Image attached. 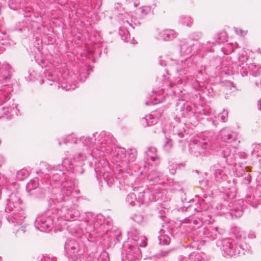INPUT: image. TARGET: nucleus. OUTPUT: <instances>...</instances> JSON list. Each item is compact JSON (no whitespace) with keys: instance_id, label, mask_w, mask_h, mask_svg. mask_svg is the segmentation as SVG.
Instances as JSON below:
<instances>
[{"instance_id":"f8f14e48","label":"nucleus","mask_w":261,"mask_h":261,"mask_svg":"<svg viewBox=\"0 0 261 261\" xmlns=\"http://www.w3.org/2000/svg\"><path fill=\"white\" fill-rule=\"evenodd\" d=\"M38 179L31 180L27 185L26 188L30 195H34L36 197L40 198L43 196L44 191L40 188H38Z\"/></svg>"},{"instance_id":"37998d69","label":"nucleus","mask_w":261,"mask_h":261,"mask_svg":"<svg viewBox=\"0 0 261 261\" xmlns=\"http://www.w3.org/2000/svg\"><path fill=\"white\" fill-rule=\"evenodd\" d=\"M72 200V198H66L64 197V200L65 201V205H63V210H66L67 211H69L70 207H71V205L70 204L71 201Z\"/></svg>"},{"instance_id":"4d7b16f0","label":"nucleus","mask_w":261,"mask_h":261,"mask_svg":"<svg viewBox=\"0 0 261 261\" xmlns=\"http://www.w3.org/2000/svg\"><path fill=\"white\" fill-rule=\"evenodd\" d=\"M4 157L0 155V167L2 166V165L4 163Z\"/></svg>"},{"instance_id":"0e129e2a","label":"nucleus","mask_w":261,"mask_h":261,"mask_svg":"<svg viewBox=\"0 0 261 261\" xmlns=\"http://www.w3.org/2000/svg\"><path fill=\"white\" fill-rule=\"evenodd\" d=\"M122 39L123 40H124V41L125 42H128V40H127V37H122Z\"/></svg>"},{"instance_id":"6e6d98bb","label":"nucleus","mask_w":261,"mask_h":261,"mask_svg":"<svg viewBox=\"0 0 261 261\" xmlns=\"http://www.w3.org/2000/svg\"><path fill=\"white\" fill-rule=\"evenodd\" d=\"M178 259L179 261H187V257L186 256L180 255Z\"/></svg>"},{"instance_id":"6e6552de","label":"nucleus","mask_w":261,"mask_h":261,"mask_svg":"<svg viewBox=\"0 0 261 261\" xmlns=\"http://www.w3.org/2000/svg\"><path fill=\"white\" fill-rule=\"evenodd\" d=\"M108 166V162H106L105 160L102 159L95 165V171L97 174L99 175L102 174L103 178L107 182L108 184L111 186L114 179L109 177L108 173H106V169L104 168H107Z\"/></svg>"},{"instance_id":"20e7f679","label":"nucleus","mask_w":261,"mask_h":261,"mask_svg":"<svg viewBox=\"0 0 261 261\" xmlns=\"http://www.w3.org/2000/svg\"><path fill=\"white\" fill-rule=\"evenodd\" d=\"M65 249L70 261H77L83 255V250L80 248L79 244L74 239L67 240L65 243Z\"/></svg>"},{"instance_id":"c85d7f7f","label":"nucleus","mask_w":261,"mask_h":261,"mask_svg":"<svg viewBox=\"0 0 261 261\" xmlns=\"http://www.w3.org/2000/svg\"><path fill=\"white\" fill-rule=\"evenodd\" d=\"M180 22L182 24L187 27H191L193 24V20L189 16H181L180 17Z\"/></svg>"},{"instance_id":"e2e57ef3","label":"nucleus","mask_w":261,"mask_h":261,"mask_svg":"<svg viewBox=\"0 0 261 261\" xmlns=\"http://www.w3.org/2000/svg\"><path fill=\"white\" fill-rule=\"evenodd\" d=\"M154 98V102H152V104L154 105V104H156L157 103H159L160 102L159 100H157V99H156V98L155 97H153Z\"/></svg>"},{"instance_id":"1a4fd4ad","label":"nucleus","mask_w":261,"mask_h":261,"mask_svg":"<svg viewBox=\"0 0 261 261\" xmlns=\"http://www.w3.org/2000/svg\"><path fill=\"white\" fill-rule=\"evenodd\" d=\"M129 236L132 238L134 244L137 247H144L147 245L146 239L143 236L139 234V231L135 228H133L129 232Z\"/></svg>"},{"instance_id":"72a5a7b5","label":"nucleus","mask_w":261,"mask_h":261,"mask_svg":"<svg viewBox=\"0 0 261 261\" xmlns=\"http://www.w3.org/2000/svg\"><path fill=\"white\" fill-rule=\"evenodd\" d=\"M216 180L223 179L225 176V172L222 169H216L214 173Z\"/></svg>"},{"instance_id":"423d86ee","label":"nucleus","mask_w":261,"mask_h":261,"mask_svg":"<svg viewBox=\"0 0 261 261\" xmlns=\"http://www.w3.org/2000/svg\"><path fill=\"white\" fill-rule=\"evenodd\" d=\"M138 194V200L140 204L148 205L152 201L156 200V195L149 189L143 191L142 189L138 188L137 189Z\"/></svg>"},{"instance_id":"393cba45","label":"nucleus","mask_w":261,"mask_h":261,"mask_svg":"<svg viewBox=\"0 0 261 261\" xmlns=\"http://www.w3.org/2000/svg\"><path fill=\"white\" fill-rule=\"evenodd\" d=\"M245 201L252 207H255L259 204L258 200L256 199L254 196L247 195L246 197Z\"/></svg>"},{"instance_id":"f03ea898","label":"nucleus","mask_w":261,"mask_h":261,"mask_svg":"<svg viewBox=\"0 0 261 261\" xmlns=\"http://www.w3.org/2000/svg\"><path fill=\"white\" fill-rule=\"evenodd\" d=\"M193 144H191V152L196 156L198 155H205L206 150L210 147L211 144L208 139L202 136L194 137L192 140Z\"/></svg>"},{"instance_id":"69168bd1","label":"nucleus","mask_w":261,"mask_h":261,"mask_svg":"<svg viewBox=\"0 0 261 261\" xmlns=\"http://www.w3.org/2000/svg\"><path fill=\"white\" fill-rule=\"evenodd\" d=\"M141 13H143V14H145V15H146V14H147V12H145V10H144V9H142L141 10Z\"/></svg>"},{"instance_id":"2f4dec72","label":"nucleus","mask_w":261,"mask_h":261,"mask_svg":"<svg viewBox=\"0 0 261 261\" xmlns=\"http://www.w3.org/2000/svg\"><path fill=\"white\" fill-rule=\"evenodd\" d=\"M252 154L256 156H261V144H254L253 145Z\"/></svg>"},{"instance_id":"ea45409f","label":"nucleus","mask_w":261,"mask_h":261,"mask_svg":"<svg viewBox=\"0 0 261 261\" xmlns=\"http://www.w3.org/2000/svg\"><path fill=\"white\" fill-rule=\"evenodd\" d=\"M62 191L64 196L66 195L67 197H69L72 194V188L71 187L67 188L65 186H64L62 188Z\"/></svg>"},{"instance_id":"a19ab883","label":"nucleus","mask_w":261,"mask_h":261,"mask_svg":"<svg viewBox=\"0 0 261 261\" xmlns=\"http://www.w3.org/2000/svg\"><path fill=\"white\" fill-rule=\"evenodd\" d=\"M98 256V252L90 253L86 258V261H97V257Z\"/></svg>"},{"instance_id":"7c9ffc66","label":"nucleus","mask_w":261,"mask_h":261,"mask_svg":"<svg viewBox=\"0 0 261 261\" xmlns=\"http://www.w3.org/2000/svg\"><path fill=\"white\" fill-rule=\"evenodd\" d=\"M11 202L13 203H14V201L13 200V196H12L10 198V199L9 200L8 204H7V206L5 208V212L7 213L6 216L7 215L11 214V212H16L15 208H14V207L11 206Z\"/></svg>"},{"instance_id":"ddd939ff","label":"nucleus","mask_w":261,"mask_h":261,"mask_svg":"<svg viewBox=\"0 0 261 261\" xmlns=\"http://www.w3.org/2000/svg\"><path fill=\"white\" fill-rule=\"evenodd\" d=\"M86 159V156L81 153H79L74 155L73 160L68 158H65L63 160V166L67 170L70 171L73 168L74 163L78 161H84Z\"/></svg>"},{"instance_id":"0eeeda50","label":"nucleus","mask_w":261,"mask_h":261,"mask_svg":"<svg viewBox=\"0 0 261 261\" xmlns=\"http://www.w3.org/2000/svg\"><path fill=\"white\" fill-rule=\"evenodd\" d=\"M53 226L54 221L50 217L38 218L35 222L36 227L41 231H49L53 228Z\"/></svg>"},{"instance_id":"13d9d810","label":"nucleus","mask_w":261,"mask_h":261,"mask_svg":"<svg viewBox=\"0 0 261 261\" xmlns=\"http://www.w3.org/2000/svg\"><path fill=\"white\" fill-rule=\"evenodd\" d=\"M257 107L258 110L261 111V98L258 101Z\"/></svg>"},{"instance_id":"e433bc0d","label":"nucleus","mask_w":261,"mask_h":261,"mask_svg":"<svg viewBox=\"0 0 261 261\" xmlns=\"http://www.w3.org/2000/svg\"><path fill=\"white\" fill-rule=\"evenodd\" d=\"M97 261H109V254L106 251L98 252V256L97 257Z\"/></svg>"},{"instance_id":"4468645a","label":"nucleus","mask_w":261,"mask_h":261,"mask_svg":"<svg viewBox=\"0 0 261 261\" xmlns=\"http://www.w3.org/2000/svg\"><path fill=\"white\" fill-rule=\"evenodd\" d=\"M13 69L8 63H4L0 69V81H3L4 83H8L12 76Z\"/></svg>"},{"instance_id":"a878e982","label":"nucleus","mask_w":261,"mask_h":261,"mask_svg":"<svg viewBox=\"0 0 261 261\" xmlns=\"http://www.w3.org/2000/svg\"><path fill=\"white\" fill-rule=\"evenodd\" d=\"M161 175L162 174L160 172L156 170H153L148 173L147 179L152 181L159 178Z\"/></svg>"},{"instance_id":"f704fd0d","label":"nucleus","mask_w":261,"mask_h":261,"mask_svg":"<svg viewBox=\"0 0 261 261\" xmlns=\"http://www.w3.org/2000/svg\"><path fill=\"white\" fill-rule=\"evenodd\" d=\"M159 243L161 245H168L170 243V238L167 235H161L159 236Z\"/></svg>"},{"instance_id":"bf43d9fd","label":"nucleus","mask_w":261,"mask_h":261,"mask_svg":"<svg viewBox=\"0 0 261 261\" xmlns=\"http://www.w3.org/2000/svg\"><path fill=\"white\" fill-rule=\"evenodd\" d=\"M71 214H70L69 213H68L67 214H66L65 217V218L66 219H69L71 218Z\"/></svg>"},{"instance_id":"4c0bfd02","label":"nucleus","mask_w":261,"mask_h":261,"mask_svg":"<svg viewBox=\"0 0 261 261\" xmlns=\"http://www.w3.org/2000/svg\"><path fill=\"white\" fill-rule=\"evenodd\" d=\"M237 71H240L243 76H246L248 74V66L247 65H245V66H241V67H239V65H238Z\"/></svg>"},{"instance_id":"c9c22d12","label":"nucleus","mask_w":261,"mask_h":261,"mask_svg":"<svg viewBox=\"0 0 261 261\" xmlns=\"http://www.w3.org/2000/svg\"><path fill=\"white\" fill-rule=\"evenodd\" d=\"M202 33L200 32H195L191 33L190 35L189 39L188 40H190L191 42L192 41H197L202 37Z\"/></svg>"},{"instance_id":"f3484780","label":"nucleus","mask_w":261,"mask_h":261,"mask_svg":"<svg viewBox=\"0 0 261 261\" xmlns=\"http://www.w3.org/2000/svg\"><path fill=\"white\" fill-rule=\"evenodd\" d=\"M11 87L3 85L0 88V106L7 102L10 98Z\"/></svg>"},{"instance_id":"39448f33","label":"nucleus","mask_w":261,"mask_h":261,"mask_svg":"<svg viewBox=\"0 0 261 261\" xmlns=\"http://www.w3.org/2000/svg\"><path fill=\"white\" fill-rule=\"evenodd\" d=\"M125 249L121 253L123 261H139L140 252L139 247L134 244H125Z\"/></svg>"},{"instance_id":"4be33fe9","label":"nucleus","mask_w":261,"mask_h":261,"mask_svg":"<svg viewBox=\"0 0 261 261\" xmlns=\"http://www.w3.org/2000/svg\"><path fill=\"white\" fill-rule=\"evenodd\" d=\"M162 39L165 41H169L175 38L176 36V33L173 30H165L160 34Z\"/></svg>"},{"instance_id":"9b49d317","label":"nucleus","mask_w":261,"mask_h":261,"mask_svg":"<svg viewBox=\"0 0 261 261\" xmlns=\"http://www.w3.org/2000/svg\"><path fill=\"white\" fill-rule=\"evenodd\" d=\"M7 220L10 223L13 224L14 226L20 225L22 224L25 218V213L23 210L19 212H13L6 216Z\"/></svg>"},{"instance_id":"58836bf2","label":"nucleus","mask_w":261,"mask_h":261,"mask_svg":"<svg viewBox=\"0 0 261 261\" xmlns=\"http://www.w3.org/2000/svg\"><path fill=\"white\" fill-rule=\"evenodd\" d=\"M27 231L28 230L27 229V226L25 225L21 226L18 229L16 230V237L18 238L23 237V236H21V233H24Z\"/></svg>"},{"instance_id":"dca6fc26","label":"nucleus","mask_w":261,"mask_h":261,"mask_svg":"<svg viewBox=\"0 0 261 261\" xmlns=\"http://www.w3.org/2000/svg\"><path fill=\"white\" fill-rule=\"evenodd\" d=\"M219 135L222 141L225 142L230 143L234 141L236 139V133L227 128L221 130L219 132Z\"/></svg>"},{"instance_id":"cd10ccee","label":"nucleus","mask_w":261,"mask_h":261,"mask_svg":"<svg viewBox=\"0 0 261 261\" xmlns=\"http://www.w3.org/2000/svg\"><path fill=\"white\" fill-rule=\"evenodd\" d=\"M189 259L190 261H202V257L197 252H193L188 256Z\"/></svg>"},{"instance_id":"6ab92c4d","label":"nucleus","mask_w":261,"mask_h":261,"mask_svg":"<svg viewBox=\"0 0 261 261\" xmlns=\"http://www.w3.org/2000/svg\"><path fill=\"white\" fill-rule=\"evenodd\" d=\"M158 122V118L154 117L153 114L146 115L141 120V123L144 126H151L155 125Z\"/></svg>"},{"instance_id":"3c124183","label":"nucleus","mask_w":261,"mask_h":261,"mask_svg":"<svg viewBox=\"0 0 261 261\" xmlns=\"http://www.w3.org/2000/svg\"><path fill=\"white\" fill-rule=\"evenodd\" d=\"M132 219L135 222L139 223L140 222L142 221V220L143 219V217L142 215H135L132 217Z\"/></svg>"},{"instance_id":"f257e3e1","label":"nucleus","mask_w":261,"mask_h":261,"mask_svg":"<svg viewBox=\"0 0 261 261\" xmlns=\"http://www.w3.org/2000/svg\"><path fill=\"white\" fill-rule=\"evenodd\" d=\"M105 133H101L99 135V138L98 142L95 143V147H93L91 150L90 154L93 155L95 154V150L99 151V155H102L103 153L106 152V153H109L112 151V145L115 142V139L112 135H108L105 136ZM92 139L90 138H86L83 143L87 146H88L90 148L92 147L94 145L92 142Z\"/></svg>"},{"instance_id":"49530a36","label":"nucleus","mask_w":261,"mask_h":261,"mask_svg":"<svg viewBox=\"0 0 261 261\" xmlns=\"http://www.w3.org/2000/svg\"><path fill=\"white\" fill-rule=\"evenodd\" d=\"M9 113V108L7 107H0V118Z\"/></svg>"},{"instance_id":"bb28decb","label":"nucleus","mask_w":261,"mask_h":261,"mask_svg":"<svg viewBox=\"0 0 261 261\" xmlns=\"http://www.w3.org/2000/svg\"><path fill=\"white\" fill-rule=\"evenodd\" d=\"M238 247L242 253H240L237 255L245 254V252L249 251L251 249V247L244 242L240 243L238 245Z\"/></svg>"},{"instance_id":"864d4df0","label":"nucleus","mask_w":261,"mask_h":261,"mask_svg":"<svg viewBox=\"0 0 261 261\" xmlns=\"http://www.w3.org/2000/svg\"><path fill=\"white\" fill-rule=\"evenodd\" d=\"M40 261H55L54 259L50 258L48 256H43Z\"/></svg>"},{"instance_id":"2eb2a0df","label":"nucleus","mask_w":261,"mask_h":261,"mask_svg":"<svg viewBox=\"0 0 261 261\" xmlns=\"http://www.w3.org/2000/svg\"><path fill=\"white\" fill-rule=\"evenodd\" d=\"M148 161H152L154 165H157L160 164V159L157 154V149L156 148L150 146L147 148L145 151Z\"/></svg>"},{"instance_id":"5fc2aeb1","label":"nucleus","mask_w":261,"mask_h":261,"mask_svg":"<svg viewBox=\"0 0 261 261\" xmlns=\"http://www.w3.org/2000/svg\"><path fill=\"white\" fill-rule=\"evenodd\" d=\"M248 237L250 239H254L256 237V234L254 231H250L248 234Z\"/></svg>"},{"instance_id":"473e14b6","label":"nucleus","mask_w":261,"mask_h":261,"mask_svg":"<svg viewBox=\"0 0 261 261\" xmlns=\"http://www.w3.org/2000/svg\"><path fill=\"white\" fill-rule=\"evenodd\" d=\"M28 175V172L25 169H21L17 171L16 174L17 178L20 180H22L25 179Z\"/></svg>"},{"instance_id":"603ef678","label":"nucleus","mask_w":261,"mask_h":261,"mask_svg":"<svg viewBox=\"0 0 261 261\" xmlns=\"http://www.w3.org/2000/svg\"><path fill=\"white\" fill-rule=\"evenodd\" d=\"M171 251H161L158 254H157L156 256L158 257H164L168 255V254L170 253Z\"/></svg>"},{"instance_id":"de8ad7c7","label":"nucleus","mask_w":261,"mask_h":261,"mask_svg":"<svg viewBox=\"0 0 261 261\" xmlns=\"http://www.w3.org/2000/svg\"><path fill=\"white\" fill-rule=\"evenodd\" d=\"M126 150L124 148H118L117 150V155L120 158H123L125 156Z\"/></svg>"},{"instance_id":"412c9836","label":"nucleus","mask_w":261,"mask_h":261,"mask_svg":"<svg viewBox=\"0 0 261 261\" xmlns=\"http://www.w3.org/2000/svg\"><path fill=\"white\" fill-rule=\"evenodd\" d=\"M218 155L222 156L225 159V162L227 161V158L230 156L231 154V149L230 147L225 145H222L219 149L217 150Z\"/></svg>"},{"instance_id":"c756f323","label":"nucleus","mask_w":261,"mask_h":261,"mask_svg":"<svg viewBox=\"0 0 261 261\" xmlns=\"http://www.w3.org/2000/svg\"><path fill=\"white\" fill-rule=\"evenodd\" d=\"M168 169L171 174L174 175L176 173V170L178 168L180 165L172 162L169 163Z\"/></svg>"},{"instance_id":"5701e85b","label":"nucleus","mask_w":261,"mask_h":261,"mask_svg":"<svg viewBox=\"0 0 261 261\" xmlns=\"http://www.w3.org/2000/svg\"><path fill=\"white\" fill-rule=\"evenodd\" d=\"M83 161H78L74 163L73 165V168L72 169L70 170V172L72 173H74L75 174H82L84 173V170L83 168Z\"/></svg>"},{"instance_id":"a18cd8bd","label":"nucleus","mask_w":261,"mask_h":261,"mask_svg":"<svg viewBox=\"0 0 261 261\" xmlns=\"http://www.w3.org/2000/svg\"><path fill=\"white\" fill-rule=\"evenodd\" d=\"M74 135L71 134L67 136L66 138L64 140V143H67L68 142L71 143H76L77 141V139H74Z\"/></svg>"},{"instance_id":"9d476101","label":"nucleus","mask_w":261,"mask_h":261,"mask_svg":"<svg viewBox=\"0 0 261 261\" xmlns=\"http://www.w3.org/2000/svg\"><path fill=\"white\" fill-rule=\"evenodd\" d=\"M202 233L203 236H199L200 237L214 240L220 237L221 231L219 230L218 227L210 226L204 228Z\"/></svg>"},{"instance_id":"8fccbe9b","label":"nucleus","mask_w":261,"mask_h":261,"mask_svg":"<svg viewBox=\"0 0 261 261\" xmlns=\"http://www.w3.org/2000/svg\"><path fill=\"white\" fill-rule=\"evenodd\" d=\"M234 31L237 35H239L241 36H244L247 34V31H245L238 28H234Z\"/></svg>"},{"instance_id":"c03bdc74","label":"nucleus","mask_w":261,"mask_h":261,"mask_svg":"<svg viewBox=\"0 0 261 261\" xmlns=\"http://www.w3.org/2000/svg\"><path fill=\"white\" fill-rule=\"evenodd\" d=\"M172 146V140L168 138L165 139L164 148L167 150H169Z\"/></svg>"},{"instance_id":"052dcab7","label":"nucleus","mask_w":261,"mask_h":261,"mask_svg":"<svg viewBox=\"0 0 261 261\" xmlns=\"http://www.w3.org/2000/svg\"><path fill=\"white\" fill-rule=\"evenodd\" d=\"M221 120L223 121V122H225L226 120V117L224 116V115H221Z\"/></svg>"},{"instance_id":"b1692460","label":"nucleus","mask_w":261,"mask_h":261,"mask_svg":"<svg viewBox=\"0 0 261 261\" xmlns=\"http://www.w3.org/2000/svg\"><path fill=\"white\" fill-rule=\"evenodd\" d=\"M243 214V210L241 206L234 205L231 210V215L236 218L240 217Z\"/></svg>"},{"instance_id":"aec40b11","label":"nucleus","mask_w":261,"mask_h":261,"mask_svg":"<svg viewBox=\"0 0 261 261\" xmlns=\"http://www.w3.org/2000/svg\"><path fill=\"white\" fill-rule=\"evenodd\" d=\"M137 189L134 190V192L129 193L126 197V203L129 205L135 206L138 203L140 205L139 200H138V194Z\"/></svg>"},{"instance_id":"774afa93","label":"nucleus","mask_w":261,"mask_h":261,"mask_svg":"<svg viewBox=\"0 0 261 261\" xmlns=\"http://www.w3.org/2000/svg\"><path fill=\"white\" fill-rule=\"evenodd\" d=\"M194 210L197 211V212H199V211H201L200 209L196 208V207L194 208Z\"/></svg>"},{"instance_id":"338daca9","label":"nucleus","mask_w":261,"mask_h":261,"mask_svg":"<svg viewBox=\"0 0 261 261\" xmlns=\"http://www.w3.org/2000/svg\"><path fill=\"white\" fill-rule=\"evenodd\" d=\"M21 203V200L20 199H18V202H15V204L16 205L17 203L20 204Z\"/></svg>"},{"instance_id":"79ce46f5","label":"nucleus","mask_w":261,"mask_h":261,"mask_svg":"<svg viewBox=\"0 0 261 261\" xmlns=\"http://www.w3.org/2000/svg\"><path fill=\"white\" fill-rule=\"evenodd\" d=\"M137 150L135 149H130L129 152V158L130 161H135L137 156Z\"/></svg>"},{"instance_id":"09e8293b","label":"nucleus","mask_w":261,"mask_h":261,"mask_svg":"<svg viewBox=\"0 0 261 261\" xmlns=\"http://www.w3.org/2000/svg\"><path fill=\"white\" fill-rule=\"evenodd\" d=\"M247 60V58L246 56H241V57H239V67H241V66H245V65H247V64L246 63V61Z\"/></svg>"},{"instance_id":"a211bd4d","label":"nucleus","mask_w":261,"mask_h":261,"mask_svg":"<svg viewBox=\"0 0 261 261\" xmlns=\"http://www.w3.org/2000/svg\"><path fill=\"white\" fill-rule=\"evenodd\" d=\"M194 44L191 42L190 40H184L181 41L180 44V53L182 55H189L192 50V48Z\"/></svg>"},{"instance_id":"680f3d73","label":"nucleus","mask_w":261,"mask_h":261,"mask_svg":"<svg viewBox=\"0 0 261 261\" xmlns=\"http://www.w3.org/2000/svg\"><path fill=\"white\" fill-rule=\"evenodd\" d=\"M177 135L180 138H182L184 137V134L182 133V132H178Z\"/></svg>"},{"instance_id":"7ed1b4c3","label":"nucleus","mask_w":261,"mask_h":261,"mask_svg":"<svg viewBox=\"0 0 261 261\" xmlns=\"http://www.w3.org/2000/svg\"><path fill=\"white\" fill-rule=\"evenodd\" d=\"M217 245L219 246H222L221 249L225 256L232 257L241 253L236 242L231 238H227L222 241H217Z\"/></svg>"}]
</instances>
